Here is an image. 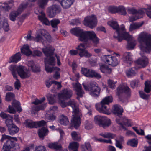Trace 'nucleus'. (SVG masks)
I'll use <instances>...</instances> for the list:
<instances>
[{
    "label": "nucleus",
    "instance_id": "1",
    "mask_svg": "<svg viewBox=\"0 0 151 151\" xmlns=\"http://www.w3.org/2000/svg\"><path fill=\"white\" fill-rule=\"evenodd\" d=\"M71 33L74 35L78 37V40L87 44L88 40H91L93 42L97 44L99 39L97 37L93 31H83L80 27L74 28L70 30Z\"/></svg>",
    "mask_w": 151,
    "mask_h": 151
},
{
    "label": "nucleus",
    "instance_id": "2",
    "mask_svg": "<svg viewBox=\"0 0 151 151\" xmlns=\"http://www.w3.org/2000/svg\"><path fill=\"white\" fill-rule=\"evenodd\" d=\"M108 24L115 30L114 37L116 38L119 42H121L124 39V37L123 35L125 33L129 34L128 32H123L125 29V26L124 24H122L119 27L117 22L114 21H109Z\"/></svg>",
    "mask_w": 151,
    "mask_h": 151
},
{
    "label": "nucleus",
    "instance_id": "3",
    "mask_svg": "<svg viewBox=\"0 0 151 151\" xmlns=\"http://www.w3.org/2000/svg\"><path fill=\"white\" fill-rule=\"evenodd\" d=\"M49 0H38L37 4L39 10H36L35 13L36 14H41L40 15H38V19L43 24L48 25L50 24V22L47 18L45 17V14L43 12L46 6L47 5Z\"/></svg>",
    "mask_w": 151,
    "mask_h": 151
},
{
    "label": "nucleus",
    "instance_id": "4",
    "mask_svg": "<svg viewBox=\"0 0 151 151\" xmlns=\"http://www.w3.org/2000/svg\"><path fill=\"white\" fill-rule=\"evenodd\" d=\"M90 46L89 44L88 45L85 43H80L76 47V50H71L70 51L69 53L72 55H76L78 54V55L81 58L85 57L89 58L92 56V55L86 49Z\"/></svg>",
    "mask_w": 151,
    "mask_h": 151
},
{
    "label": "nucleus",
    "instance_id": "5",
    "mask_svg": "<svg viewBox=\"0 0 151 151\" xmlns=\"http://www.w3.org/2000/svg\"><path fill=\"white\" fill-rule=\"evenodd\" d=\"M113 98L111 96H106L104 98L100 104H96V109L100 113L109 114V107L106 105H109L110 103L112 102Z\"/></svg>",
    "mask_w": 151,
    "mask_h": 151
},
{
    "label": "nucleus",
    "instance_id": "6",
    "mask_svg": "<svg viewBox=\"0 0 151 151\" xmlns=\"http://www.w3.org/2000/svg\"><path fill=\"white\" fill-rule=\"evenodd\" d=\"M82 85L86 91H89V94L92 96L95 97H99L101 89L96 82H92L87 84L83 83Z\"/></svg>",
    "mask_w": 151,
    "mask_h": 151
},
{
    "label": "nucleus",
    "instance_id": "7",
    "mask_svg": "<svg viewBox=\"0 0 151 151\" xmlns=\"http://www.w3.org/2000/svg\"><path fill=\"white\" fill-rule=\"evenodd\" d=\"M139 38L145 45L144 46L142 44H141L140 47L141 50L144 52L149 53L151 51V35L144 34L140 36Z\"/></svg>",
    "mask_w": 151,
    "mask_h": 151
},
{
    "label": "nucleus",
    "instance_id": "8",
    "mask_svg": "<svg viewBox=\"0 0 151 151\" xmlns=\"http://www.w3.org/2000/svg\"><path fill=\"white\" fill-rule=\"evenodd\" d=\"M124 93L126 96L127 99L130 97L131 95V91L130 88L127 86H119L116 89V94L118 96L119 100L124 103L125 99Z\"/></svg>",
    "mask_w": 151,
    "mask_h": 151
},
{
    "label": "nucleus",
    "instance_id": "9",
    "mask_svg": "<svg viewBox=\"0 0 151 151\" xmlns=\"http://www.w3.org/2000/svg\"><path fill=\"white\" fill-rule=\"evenodd\" d=\"M12 66H14L15 73L17 74V72L20 78L22 79L28 78L30 77V74L28 71L27 69H24V66L19 65L18 66L15 65H12L9 68V70L11 71V68Z\"/></svg>",
    "mask_w": 151,
    "mask_h": 151
},
{
    "label": "nucleus",
    "instance_id": "10",
    "mask_svg": "<svg viewBox=\"0 0 151 151\" xmlns=\"http://www.w3.org/2000/svg\"><path fill=\"white\" fill-rule=\"evenodd\" d=\"M94 119L96 124L104 128L109 126L111 124L110 120L105 116L97 115L95 116Z\"/></svg>",
    "mask_w": 151,
    "mask_h": 151
},
{
    "label": "nucleus",
    "instance_id": "11",
    "mask_svg": "<svg viewBox=\"0 0 151 151\" xmlns=\"http://www.w3.org/2000/svg\"><path fill=\"white\" fill-rule=\"evenodd\" d=\"M83 23L86 27L92 29L96 26L97 20L95 15H92L85 17Z\"/></svg>",
    "mask_w": 151,
    "mask_h": 151
},
{
    "label": "nucleus",
    "instance_id": "12",
    "mask_svg": "<svg viewBox=\"0 0 151 151\" xmlns=\"http://www.w3.org/2000/svg\"><path fill=\"white\" fill-rule=\"evenodd\" d=\"M81 72L84 76L88 78L95 77L97 79H99L101 77L100 74L96 72L95 70L86 68L82 67Z\"/></svg>",
    "mask_w": 151,
    "mask_h": 151
},
{
    "label": "nucleus",
    "instance_id": "13",
    "mask_svg": "<svg viewBox=\"0 0 151 151\" xmlns=\"http://www.w3.org/2000/svg\"><path fill=\"white\" fill-rule=\"evenodd\" d=\"M103 62L113 67L116 66L118 64V60L117 58L114 56H112L111 55H103L101 57Z\"/></svg>",
    "mask_w": 151,
    "mask_h": 151
},
{
    "label": "nucleus",
    "instance_id": "14",
    "mask_svg": "<svg viewBox=\"0 0 151 151\" xmlns=\"http://www.w3.org/2000/svg\"><path fill=\"white\" fill-rule=\"evenodd\" d=\"M116 121L118 124L121 126L122 129L125 130H127V129L124 125L128 127L132 126L131 120L127 119L126 117L117 118L116 119Z\"/></svg>",
    "mask_w": 151,
    "mask_h": 151
},
{
    "label": "nucleus",
    "instance_id": "15",
    "mask_svg": "<svg viewBox=\"0 0 151 151\" xmlns=\"http://www.w3.org/2000/svg\"><path fill=\"white\" fill-rule=\"evenodd\" d=\"M60 11L61 9L59 5L55 4L47 8V13L49 17L53 18Z\"/></svg>",
    "mask_w": 151,
    "mask_h": 151
},
{
    "label": "nucleus",
    "instance_id": "16",
    "mask_svg": "<svg viewBox=\"0 0 151 151\" xmlns=\"http://www.w3.org/2000/svg\"><path fill=\"white\" fill-rule=\"evenodd\" d=\"M17 139L14 138H10L6 140L3 147L2 151H10L11 148H13L16 144Z\"/></svg>",
    "mask_w": 151,
    "mask_h": 151
},
{
    "label": "nucleus",
    "instance_id": "17",
    "mask_svg": "<svg viewBox=\"0 0 151 151\" xmlns=\"http://www.w3.org/2000/svg\"><path fill=\"white\" fill-rule=\"evenodd\" d=\"M123 35L124 37L123 40H125L127 42L126 48L129 50L134 49L136 43L135 41L132 39L129 34L125 33Z\"/></svg>",
    "mask_w": 151,
    "mask_h": 151
},
{
    "label": "nucleus",
    "instance_id": "18",
    "mask_svg": "<svg viewBox=\"0 0 151 151\" xmlns=\"http://www.w3.org/2000/svg\"><path fill=\"white\" fill-rule=\"evenodd\" d=\"M72 96L71 91L67 89H63L61 93L58 94V97L59 99H68L70 98Z\"/></svg>",
    "mask_w": 151,
    "mask_h": 151
},
{
    "label": "nucleus",
    "instance_id": "19",
    "mask_svg": "<svg viewBox=\"0 0 151 151\" xmlns=\"http://www.w3.org/2000/svg\"><path fill=\"white\" fill-rule=\"evenodd\" d=\"M71 120L72 125L76 129L80 126L81 124V118L78 114L76 112Z\"/></svg>",
    "mask_w": 151,
    "mask_h": 151
},
{
    "label": "nucleus",
    "instance_id": "20",
    "mask_svg": "<svg viewBox=\"0 0 151 151\" xmlns=\"http://www.w3.org/2000/svg\"><path fill=\"white\" fill-rule=\"evenodd\" d=\"M135 62L136 64L140 65L141 67L143 68L148 65V59L147 57L143 56L138 58Z\"/></svg>",
    "mask_w": 151,
    "mask_h": 151
},
{
    "label": "nucleus",
    "instance_id": "21",
    "mask_svg": "<svg viewBox=\"0 0 151 151\" xmlns=\"http://www.w3.org/2000/svg\"><path fill=\"white\" fill-rule=\"evenodd\" d=\"M123 111V108L118 104L114 105L113 106L112 112L115 115L118 116V118L121 117Z\"/></svg>",
    "mask_w": 151,
    "mask_h": 151
},
{
    "label": "nucleus",
    "instance_id": "22",
    "mask_svg": "<svg viewBox=\"0 0 151 151\" xmlns=\"http://www.w3.org/2000/svg\"><path fill=\"white\" fill-rule=\"evenodd\" d=\"M14 66H12L11 68L12 74L13 78L16 79V81L14 83V86L16 89L19 90L21 87V83L19 80L17 78V74L15 73Z\"/></svg>",
    "mask_w": 151,
    "mask_h": 151
},
{
    "label": "nucleus",
    "instance_id": "23",
    "mask_svg": "<svg viewBox=\"0 0 151 151\" xmlns=\"http://www.w3.org/2000/svg\"><path fill=\"white\" fill-rule=\"evenodd\" d=\"M122 59L125 63L131 64L132 62L131 53L129 52L124 53L123 55Z\"/></svg>",
    "mask_w": 151,
    "mask_h": 151
},
{
    "label": "nucleus",
    "instance_id": "24",
    "mask_svg": "<svg viewBox=\"0 0 151 151\" xmlns=\"http://www.w3.org/2000/svg\"><path fill=\"white\" fill-rule=\"evenodd\" d=\"M21 52L27 56L31 55L32 51L30 50L29 46L27 45H24L21 49Z\"/></svg>",
    "mask_w": 151,
    "mask_h": 151
},
{
    "label": "nucleus",
    "instance_id": "25",
    "mask_svg": "<svg viewBox=\"0 0 151 151\" xmlns=\"http://www.w3.org/2000/svg\"><path fill=\"white\" fill-rule=\"evenodd\" d=\"M75 88V91L77 92L76 94L78 96L82 97L83 96V93L82 91V87L79 83H76L74 86Z\"/></svg>",
    "mask_w": 151,
    "mask_h": 151
},
{
    "label": "nucleus",
    "instance_id": "26",
    "mask_svg": "<svg viewBox=\"0 0 151 151\" xmlns=\"http://www.w3.org/2000/svg\"><path fill=\"white\" fill-rule=\"evenodd\" d=\"M45 58V64H48L50 65L54 66L55 64V58L52 56Z\"/></svg>",
    "mask_w": 151,
    "mask_h": 151
},
{
    "label": "nucleus",
    "instance_id": "27",
    "mask_svg": "<svg viewBox=\"0 0 151 151\" xmlns=\"http://www.w3.org/2000/svg\"><path fill=\"white\" fill-rule=\"evenodd\" d=\"M21 60V55L19 52L16 53L10 58V62L17 63Z\"/></svg>",
    "mask_w": 151,
    "mask_h": 151
},
{
    "label": "nucleus",
    "instance_id": "28",
    "mask_svg": "<svg viewBox=\"0 0 151 151\" xmlns=\"http://www.w3.org/2000/svg\"><path fill=\"white\" fill-rule=\"evenodd\" d=\"M19 128L15 125H13V126L8 128L9 134L11 135H13L18 133L19 131Z\"/></svg>",
    "mask_w": 151,
    "mask_h": 151
},
{
    "label": "nucleus",
    "instance_id": "29",
    "mask_svg": "<svg viewBox=\"0 0 151 151\" xmlns=\"http://www.w3.org/2000/svg\"><path fill=\"white\" fill-rule=\"evenodd\" d=\"M100 70L101 71L106 74H110L112 71L111 69L109 68L108 66L105 64H103L100 66Z\"/></svg>",
    "mask_w": 151,
    "mask_h": 151
},
{
    "label": "nucleus",
    "instance_id": "30",
    "mask_svg": "<svg viewBox=\"0 0 151 151\" xmlns=\"http://www.w3.org/2000/svg\"><path fill=\"white\" fill-rule=\"evenodd\" d=\"M59 122L62 125L66 126L69 124V121L66 116L62 114L59 116Z\"/></svg>",
    "mask_w": 151,
    "mask_h": 151
},
{
    "label": "nucleus",
    "instance_id": "31",
    "mask_svg": "<svg viewBox=\"0 0 151 151\" xmlns=\"http://www.w3.org/2000/svg\"><path fill=\"white\" fill-rule=\"evenodd\" d=\"M60 23V21L58 19H55L51 20L50 24L52 27L55 29H53V31H55L58 29V25Z\"/></svg>",
    "mask_w": 151,
    "mask_h": 151
},
{
    "label": "nucleus",
    "instance_id": "32",
    "mask_svg": "<svg viewBox=\"0 0 151 151\" xmlns=\"http://www.w3.org/2000/svg\"><path fill=\"white\" fill-rule=\"evenodd\" d=\"M42 51L45 55L47 57L52 56L54 53V50H53L50 47H46L42 49Z\"/></svg>",
    "mask_w": 151,
    "mask_h": 151
},
{
    "label": "nucleus",
    "instance_id": "33",
    "mask_svg": "<svg viewBox=\"0 0 151 151\" xmlns=\"http://www.w3.org/2000/svg\"><path fill=\"white\" fill-rule=\"evenodd\" d=\"M48 132V130L47 128L43 127L39 130L38 134L40 138L43 139L44 137L46 135V134Z\"/></svg>",
    "mask_w": 151,
    "mask_h": 151
},
{
    "label": "nucleus",
    "instance_id": "34",
    "mask_svg": "<svg viewBox=\"0 0 151 151\" xmlns=\"http://www.w3.org/2000/svg\"><path fill=\"white\" fill-rule=\"evenodd\" d=\"M138 143V139L133 138L128 140L127 142V145H129L132 147H137Z\"/></svg>",
    "mask_w": 151,
    "mask_h": 151
},
{
    "label": "nucleus",
    "instance_id": "35",
    "mask_svg": "<svg viewBox=\"0 0 151 151\" xmlns=\"http://www.w3.org/2000/svg\"><path fill=\"white\" fill-rule=\"evenodd\" d=\"M144 23L143 22L138 23H132L130 24L129 28L130 31H132L133 30L138 29L140 27L142 26Z\"/></svg>",
    "mask_w": 151,
    "mask_h": 151
},
{
    "label": "nucleus",
    "instance_id": "36",
    "mask_svg": "<svg viewBox=\"0 0 151 151\" xmlns=\"http://www.w3.org/2000/svg\"><path fill=\"white\" fill-rule=\"evenodd\" d=\"M12 104L18 112L20 113L22 111V109L20 106V103L19 101H13L12 103Z\"/></svg>",
    "mask_w": 151,
    "mask_h": 151
},
{
    "label": "nucleus",
    "instance_id": "37",
    "mask_svg": "<svg viewBox=\"0 0 151 151\" xmlns=\"http://www.w3.org/2000/svg\"><path fill=\"white\" fill-rule=\"evenodd\" d=\"M48 146L50 148L54 149L56 150L61 151L62 149L61 145L60 144L58 145L57 143H49L48 144Z\"/></svg>",
    "mask_w": 151,
    "mask_h": 151
},
{
    "label": "nucleus",
    "instance_id": "38",
    "mask_svg": "<svg viewBox=\"0 0 151 151\" xmlns=\"http://www.w3.org/2000/svg\"><path fill=\"white\" fill-rule=\"evenodd\" d=\"M25 123L27 127L30 128H36V122H33L31 120H25Z\"/></svg>",
    "mask_w": 151,
    "mask_h": 151
},
{
    "label": "nucleus",
    "instance_id": "39",
    "mask_svg": "<svg viewBox=\"0 0 151 151\" xmlns=\"http://www.w3.org/2000/svg\"><path fill=\"white\" fill-rule=\"evenodd\" d=\"M81 151H91L92 148L90 143L88 142H85L84 145H81Z\"/></svg>",
    "mask_w": 151,
    "mask_h": 151
},
{
    "label": "nucleus",
    "instance_id": "40",
    "mask_svg": "<svg viewBox=\"0 0 151 151\" xmlns=\"http://www.w3.org/2000/svg\"><path fill=\"white\" fill-rule=\"evenodd\" d=\"M60 4L62 7L64 9H68L73 4L71 2H69L67 0H62L60 2Z\"/></svg>",
    "mask_w": 151,
    "mask_h": 151
},
{
    "label": "nucleus",
    "instance_id": "41",
    "mask_svg": "<svg viewBox=\"0 0 151 151\" xmlns=\"http://www.w3.org/2000/svg\"><path fill=\"white\" fill-rule=\"evenodd\" d=\"M127 76L128 77L134 76L136 74V69L135 68H132L126 71Z\"/></svg>",
    "mask_w": 151,
    "mask_h": 151
},
{
    "label": "nucleus",
    "instance_id": "42",
    "mask_svg": "<svg viewBox=\"0 0 151 151\" xmlns=\"http://www.w3.org/2000/svg\"><path fill=\"white\" fill-rule=\"evenodd\" d=\"M145 87L144 91L146 93H149L151 90V81H147L145 83Z\"/></svg>",
    "mask_w": 151,
    "mask_h": 151
},
{
    "label": "nucleus",
    "instance_id": "43",
    "mask_svg": "<svg viewBox=\"0 0 151 151\" xmlns=\"http://www.w3.org/2000/svg\"><path fill=\"white\" fill-rule=\"evenodd\" d=\"M20 14V13L17 11H14L11 12L9 15L10 19L11 20L14 21L16 18Z\"/></svg>",
    "mask_w": 151,
    "mask_h": 151
},
{
    "label": "nucleus",
    "instance_id": "44",
    "mask_svg": "<svg viewBox=\"0 0 151 151\" xmlns=\"http://www.w3.org/2000/svg\"><path fill=\"white\" fill-rule=\"evenodd\" d=\"M117 13L123 15H125L127 14L126 9L122 6H119L117 7Z\"/></svg>",
    "mask_w": 151,
    "mask_h": 151
},
{
    "label": "nucleus",
    "instance_id": "45",
    "mask_svg": "<svg viewBox=\"0 0 151 151\" xmlns=\"http://www.w3.org/2000/svg\"><path fill=\"white\" fill-rule=\"evenodd\" d=\"M15 97L14 94L12 92H8L6 93V95L5 99L8 101H10Z\"/></svg>",
    "mask_w": 151,
    "mask_h": 151
},
{
    "label": "nucleus",
    "instance_id": "46",
    "mask_svg": "<svg viewBox=\"0 0 151 151\" xmlns=\"http://www.w3.org/2000/svg\"><path fill=\"white\" fill-rule=\"evenodd\" d=\"M28 5V4L27 3L21 4L18 8L17 11L20 14L23 11L27 8Z\"/></svg>",
    "mask_w": 151,
    "mask_h": 151
},
{
    "label": "nucleus",
    "instance_id": "47",
    "mask_svg": "<svg viewBox=\"0 0 151 151\" xmlns=\"http://www.w3.org/2000/svg\"><path fill=\"white\" fill-rule=\"evenodd\" d=\"M79 147V144L77 142H73L70 143L69 145L68 148L69 149L72 150H78Z\"/></svg>",
    "mask_w": 151,
    "mask_h": 151
},
{
    "label": "nucleus",
    "instance_id": "48",
    "mask_svg": "<svg viewBox=\"0 0 151 151\" xmlns=\"http://www.w3.org/2000/svg\"><path fill=\"white\" fill-rule=\"evenodd\" d=\"M117 83V81H114L111 79H109L108 80V83L109 87L112 89H114L116 88L115 84Z\"/></svg>",
    "mask_w": 151,
    "mask_h": 151
},
{
    "label": "nucleus",
    "instance_id": "49",
    "mask_svg": "<svg viewBox=\"0 0 151 151\" xmlns=\"http://www.w3.org/2000/svg\"><path fill=\"white\" fill-rule=\"evenodd\" d=\"M46 107V104H43L41 105L35 107L33 110L35 111H38L40 110H44Z\"/></svg>",
    "mask_w": 151,
    "mask_h": 151
},
{
    "label": "nucleus",
    "instance_id": "50",
    "mask_svg": "<svg viewBox=\"0 0 151 151\" xmlns=\"http://www.w3.org/2000/svg\"><path fill=\"white\" fill-rule=\"evenodd\" d=\"M42 52L41 51L36 50H33L32 51L31 55L34 57L36 56L40 57L42 56Z\"/></svg>",
    "mask_w": 151,
    "mask_h": 151
},
{
    "label": "nucleus",
    "instance_id": "51",
    "mask_svg": "<svg viewBox=\"0 0 151 151\" xmlns=\"http://www.w3.org/2000/svg\"><path fill=\"white\" fill-rule=\"evenodd\" d=\"M117 7L113 6H109L108 8V11L109 12L112 14H115L117 13L118 10Z\"/></svg>",
    "mask_w": 151,
    "mask_h": 151
},
{
    "label": "nucleus",
    "instance_id": "52",
    "mask_svg": "<svg viewBox=\"0 0 151 151\" xmlns=\"http://www.w3.org/2000/svg\"><path fill=\"white\" fill-rule=\"evenodd\" d=\"M71 134L72 138L73 140L77 141H79L80 140L81 138L78 136L76 132H72Z\"/></svg>",
    "mask_w": 151,
    "mask_h": 151
},
{
    "label": "nucleus",
    "instance_id": "53",
    "mask_svg": "<svg viewBox=\"0 0 151 151\" xmlns=\"http://www.w3.org/2000/svg\"><path fill=\"white\" fill-rule=\"evenodd\" d=\"M140 97L145 100H147L149 97V95L146 94L143 91H139V92Z\"/></svg>",
    "mask_w": 151,
    "mask_h": 151
},
{
    "label": "nucleus",
    "instance_id": "54",
    "mask_svg": "<svg viewBox=\"0 0 151 151\" xmlns=\"http://www.w3.org/2000/svg\"><path fill=\"white\" fill-rule=\"evenodd\" d=\"M55 95H50L47 97V99L49 101V104H53L55 102Z\"/></svg>",
    "mask_w": 151,
    "mask_h": 151
},
{
    "label": "nucleus",
    "instance_id": "55",
    "mask_svg": "<svg viewBox=\"0 0 151 151\" xmlns=\"http://www.w3.org/2000/svg\"><path fill=\"white\" fill-rule=\"evenodd\" d=\"M139 81L138 80H134L130 82V85L131 87L134 88L138 86Z\"/></svg>",
    "mask_w": 151,
    "mask_h": 151
},
{
    "label": "nucleus",
    "instance_id": "56",
    "mask_svg": "<svg viewBox=\"0 0 151 151\" xmlns=\"http://www.w3.org/2000/svg\"><path fill=\"white\" fill-rule=\"evenodd\" d=\"M145 13L143 10L142 9H139L137 10L136 16L137 17V18L140 19L143 17Z\"/></svg>",
    "mask_w": 151,
    "mask_h": 151
},
{
    "label": "nucleus",
    "instance_id": "57",
    "mask_svg": "<svg viewBox=\"0 0 151 151\" xmlns=\"http://www.w3.org/2000/svg\"><path fill=\"white\" fill-rule=\"evenodd\" d=\"M36 128L38 127L44 126L46 124V122L44 120H42L40 121L36 122Z\"/></svg>",
    "mask_w": 151,
    "mask_h": 151
},
{
    "label": "nucleus",
    "instance_id": "58",
    "mask_svg": "<svg viewBox=\"0 0 151 151\" xmlns=\"http://www.w3.org/2000/svg\"><path fill=\"white\" fill-rule=\"evenodd\" d=\"M10 138H14L16 139V137H11L10 136L7 135L5 134L2 135V138L0 140L1 142H3L4 140L7 139H9Z\"/></svg>",
    "mask_w": 151,
    "mask_h": 151
},
{
    "label": "nucleus",
    "instance_id": "59",
    "mask_svg": "<svg viewBox=\"0 0 151 151\" xmlns=\"http://www.w3.org/2000/svg\"><path fill=\"white\" fill-rule=\"evenodd\" d=\"M5 123L8 128L15 125L13 124V120L10 119H7L5 121Z\"/></svg>",
    "mask_w": 151,
    "mask_h": 151
},
{
    "label": "nucleus",
    "instance_id": "60",
    "mask_svg": "<svg viewBox=\"0 0 151 151\" xmlns=\"http://www.w3.org/2000/svg\"><path fill=\"white\" fill-rule=\"evenodd\" d=\"M45 69L47 73H51L53 71V67H51L47 64H45Z\"/></svg>",
    "mask_w": 151,
    "mask_h": 151
},
{
    "label": "nucleus",
    "instance_id": "61",
    "mask_svg": "<svg viewBox=\"0 0 151 151\" xmlns=\"http://www.w3.org/2000/svg\"><path fill=\"white\" fill-rule=\"evenodd\" d=\"M35 151H47L46 147L43 146H39L35 149Z\"/></svg>",
    "mask_w": 151,
    "mask_h": 151
},
{
    "label": "nucleus",
    "instance_id": "62",
    "mask_svg": "<svg viewBox=\"0 0 151 151\" xmlns=\"http://www.w3.org/2000/svg\"><path fill=\"white\" fill-rule=\"evenodd\" d=\"M31 69L32 70V71L34 73L39 72L41 71L40 67L35 65Z\"/></svg>",
    "mask_w": 151,
    "mask_h": 151
},
{
    "label": "nucleus",
    "instance_id": "63",
    "mask_svg": "<svg viewBox=\"0 0 151 151\" xmlns=\"http://www.w3.org/2000/svg\"><path fill=\"white\" fill-rule=\"evenodd\" d=\"M8 111L10 113L14 114L16 113V110L12 106L9 105L8 109Z\"/></svg>",
    "mask_w": 151,
    "mask_h": 151
},
{
    "label": "nucleus",
    "instance_id": "64",
    "mask_svg": "<svg viewBox=\"0 0 151 151\" xmlns=\"http://www.w3.org/2000/svg\"><path fill=\"white\" fill-rule=\"evenodd\" d=\"M145 10V13L150 18H151V9H144Z\"/></svg>",
    "mask_w": 151,
    "mask_h": 151
}]
</instances>
